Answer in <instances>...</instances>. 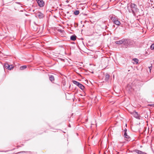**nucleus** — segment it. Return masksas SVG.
<instances>
[{"label":"nucleus","instance_id":"obj_3","mask_svg":"<svg viewBox=\"0 0 154 154\" xmlns=\"http://www.w3.org/2000/svg\"><path fill=\"white\" fill-rule=\"evenodd\" d=\"M130 6L131 9L132 13L134 15L135 14V13L134 10L136 9L137 7V5L134 3H131L130 5Z\"/></svg>","mask_w":154,"mask_h":154},{"label":"nucleus","instance_id":"obj_4","mask_svg":"<svg viewBox=\"0 0 154 154\" xmlns=\"http://www.w3.org/2000/svg\"><path fill=\"white\" fill-rule=\"evenodd\" d=\"M4 66L6 69L10 70L12 69L14 67L12 65H9L8 63H5Z\"/></svg>","mask_w":154,"mask_h":154},{"label":"nucleus","instance_id":"obj_20","mask_svg":"<svg viewBox=\"0 0 154 154\" xmlns=\"http://www.w3.org/2000/svg\"><path fill=\"white\" fill-rule=\"evenodd\" d=\"M150 48L151 50L154 49V43L152 44L150 47Z\"/></svg>","mask_w":154,"mask_h":154},{"label":"nucleus","instance_id":"obj_8","mask_svg":"<svg viewBox=\"0 0 154 154\" xmlns=\"http://www.w3.org/2000/svg\"><path fill=\"white\" fill-rule=\"evenodd\" d=\"M133 152L137 153L138 154H147L146 153L137 149L134 150H133Z\"/></svg>","mask_w":154,"mask_h":154},{"label":"nucleus","instance_id":"obj_21","mask_svg":"<svg viewBox=\"0 0 154 154\" xmlns=\"http://www.w3.org/2000/svg\"><path fill=\"white\" fill-rule=\"evenodd\" d=\"M148 106H153L154 107V104H149L148 105Z\"/></svg>","mask_w":154,"mask_h":154},{"label":"nucleus","instance_id":"obj_7","mask_svg":"<svg viewBox=\"0 0 154 154\" xmlns=\"http://www.w3.org/2000/svg\"><path fill=\"white\" fill-rule=\"evenodd\" d=\"M124 136L125 138H126L125 139L127 140V141H129L131 140L130 137L127 135V133H124Z\"/></svg>","mask_w":154,"mask_h":154},{"label":"nucleus","instance_id":"obj_22","mask_svg":"<svg viewBox=\"0 0 154 154\" xmlns=\"http://www.w3.org/2000/svg\"><path fill=\"white\" fill-rule=\"evenodd\" d=\"M149 72H150L151 70V69H152V66H149Z\"/></svg>","mask_w":154,"mask_h":154},{"label":"nucleus","instance_id":"obj_25","mask_svg":"<svg viewBox=\"0 0 154 154\" xmlns=\"http://www.w3.org/2000/svg\"><path fill=\"white\" fill-rule=\"evenodd\" d=\"M94 154H95L94 153Z\"/></svg>","mask_w":154,"mask_h":154},{"label":"nucleus","instance_id":"obj_12","mask_svg":"<svg viewBox=\"0 0 154 154\" xmlns=\"http://www.w3.org/2000/svg\"><path fill=\"white\" fill-rule=\"evenodd\" d=\"M78 87L82 90H84L85 88V87L81 83H80Z\"/></svg>","mask_w":154,"mask_h":154},{"label":"nucleus","instance_id":"obj_2","mask_svg":"<svg viewBox=\"0 0 154 154\" xmlns=\"http://www.w3.org/2000/svg\"><path fill=\"white\" fill-rule=\"evenodd\" d=\"M109 17H110V19L114 24L118 26L120 25V22L119 20L118 19L116 16L115 15H110Z\"/></svg>","mask_w":154,"mask_h":154},{"label":"nucleus","instance_id":"obj_13","mask_svg":"<svg viewBox=\"0 0 154 154\" xmlns=\"http://www.w3.org/2000/svg\"><path fill=\"white\" fill-rule=\"evenodd\" d=\"M49 79L51 82H53V81H54V76L53 75L50 76Z\"/></svg>","mask_w":154,"mask_h":154},{"label":"nucleus","instance_id":"obj_15","mask_svg":"<svg viewBox=\"0 0 154 154\" xmlns=\"http://www.w3.org/2000/svg\"><path fill=\"white\" fill-rule=\"evenodd\" d=\"M72 82L74 84L77 85L78 86H79V85L80 83L79 82L75 80L72 81Z\"/></svg>","mask_w":154,"mask_h":154},{"label":"nucleus","instance_id":"obj_16","mask_svg":"<svg viewBox=\"0 0 154 154\" xmlns=\"http://www.w3.org/2000/svg\"><path fill=\"white\" fill-rule=\"evenodd\" d=\"M72 82L74 84L77 85L78 86H79V85L80 83L79 82L75 80L72 81Z\"/></svg>","mask_w":154,"mask_h":154},{"label":"nucleus","instance_id":"obj_14","mask_svg":"<svg viewBox=\"0 0 154 154\" xmlns=\"http://www.w3.org/2000/svg\"><path fill=\"white\" fill-rule=\"evenodd\" d=\"M37 15L39 18H42L44 17L43 14L41 13H39Z\"/></svg>","mask_w":154,"mask_h":154},{"label":"nucleus","instance_id":"obj_9","mask_svg":"<svg viewBox=\"0 0 154 154\" xmlns=\"http://www.w3.org/2000/svg\"><path fill=\"white\" fill-rule=\"evenodd\" d=\"M124 39H123L121 40L116 41L115 42V43H116V44L118 45L122 44V43H123V44H124Z\"/></svg>","mask_w":154,"mask_h":154},{"label":"nucleus","instance_id":"obj_10","mask_svg":"<svg viewBox=\"0 0 154 154\" xmlns=\"http://www.w3.org/2000/svg\"><path fill=\"white\" fill-rule=\"evenodd\" d=\"M105 80L106 81H107L109 79V75L108 74H106L105 75Z\"/></svg>","mask_w":154,"mask_h":154},{"label":"nucleus","instance_id":"obj_17","mask_svg":"<svg viewBox=\"0 0 154 154\" xmlns=\"http://www.w3.org/2000/svg\"><path fill=\"white\" fill-rule=\"evenodd\" d=\"M27 67V66L26 65H24L22 66H21L20 67V69L21 70H23L25 69H26Z\"/></svg>","mask_w":154,"mask_h":154},{"label":"nucleus","instance_id":"obj_1","mask_svg":"<svg viewBox=\"0 0 154 154\" xmlns=\"http://www.w3.org/2000/svg\"><path fill=\"white\" fill-rule=\"evenodd\" d=\"M124 45L126 48L132 46L134 44V42L133 40L128 39H124Z\"/></svg>","mask_w":154,"mask_h":154},{"label":"nucleus","instance_id":"obj_18","mask_svg":"<svg viewBox=\"0 0 154 154\" xmlns=\"http://www.w3.org/2000/svg\"><path fill=\"white\" fill-rule=\"evenodd\" d=\"M79 10H76L74 12V14L76 15L79 14Z\"/></svg>","mask_w":154,"mask_h":154},{"label":"nucleus","instance_id":"obj_19","mask_svg":"<svg viewBox=\"0 0 154 154\" xmlns=\"http://www.w3.org/2000/svg\"><path fill=\"white\" fill-rule=\"evenodd\" d=\"M133 60L136 63V64H137L139 61V60L137 58H134L133 59Z\"/></svg>","mask_w":154,"mask_h":154},{"label":"nucleus","instance_id":"obj_23","mask_svg":"<svg viewBox=\"0 0 154 154\" xmlns=\"http://www.w3.org/2000/svg\"><path fill=\"white\" fill-rule=\"evenodd\" d=\"M127 129H125V130H124V133H127Z\"/></svg>","mask_w":154,"mask_h":154},{"label":"nucleus","instance_id":"obj_6","mask_svg":"<svg viewBox=\"0 0 154 154\" xmlns=\"http://www.w3.org/2000/svg\"><path fill=\"white\" fill-rule=\"evenodd\" d=\"M133 114L134 117L137 119H140V116L138 114V113L137 112H136L135 111H134L133 112Z\"/></svg>","mask_w":154,"mask_h":154},{"label":"nucleus","instance_id":"obj_24","mask_svg":"<svg viewBox=\"0 0 154 154\" xmlns=\"http://www.w3.org/2000/svg\"><path fill=\"white\" fill-rule=\"evenodd\" d=\"M110 0V1H111V0Z\"/></svg>","mask_w":154,"mask_h":154},{"label":"nucleus","instance_id":"obj_5","mask_svg":"<svg viewBox=\"0 0 154 154\" xmlns=\"http://www.w3.org/2000/svg\"><path fill=\"white\" fill-rule=\"evenodd\" d=\"M37 1L38 6L40 7H42L44 5L45 3L43 0H37Z\"/></svg>","mask_w":154,"mask_h":154},{"label":"nucleus","instance_id":"obj_11","mask_svg":"<svg viewBox=\"0 0 154 154\" xmlns=\"http://www.w3.org/2000/svg\"><path fill=\"white\" fill-rule=\"evenodd\" d=\"M70 39L72 41H75L76 39V36L75 35H72L70 37Z\"/></svg>","mask_w":154,"mask_h":154}]
</instances>
